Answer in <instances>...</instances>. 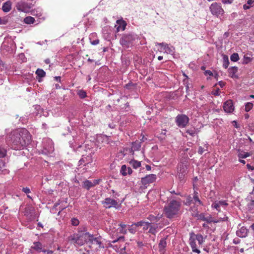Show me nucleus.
I'll use <instances>...</instances> for the list:
<instances>
[{
  "label": "nucleus",
  "instance_id": "nucleus-48",
  "mask_svg": "<svg viewBox=\"0 0 254 254\" xmlns=\"http://www.w3.org/2000/svg\"><path fill=\"white\" fill-rule=\"evenodd\" d=\"M128 231L130 233L134 234L136 232V227H134L131 225L130 227L128 228Z\"/></svg>",
  "mask_w": 254,
  "mask_h": 254
},
{
  "label": "nucleus",
  "instance_id": "nucleus-27",
  "mask_svg": "<svg viewBox=\"0 0 254 254\" xmlns=\"http://www.w3.org/2000/svg\"><path fill=\"white\" fill-rule=\"evenodd\" d=\"M35 21L34 18L32 16H27L24 19V22L27 24H33Z\"/></svg>",
  "mask_w": 254,
  "mask_h": 254
},
{
  "label": "nucleus",
  "instance_id": "nucleus-58",
  "mask_svg": "<svg viewBox=\"0 0 254 254\" xmlns=\"http://www.w3.org/2000/svg\"><path fill=\"white\" fill-rule=\"evenodd\" d=\"M218 84L219 85V86L221 87H223L225 85L226 83H225V82H223V81H220L218 82Z\"/></svg>",
  "mask_w": 254,
  "mask_h": 254
},
{
  "label": "nucleus",
  "instance_id": "nucleus-61",
  "mask_svg": "<svg viewBox=\"0 0 254 254\" xmlns=\"http://www.w3.org/2000/svg\"><path fill=\"white\" fill-rule=\"evenodd\" d=\"M162 215L158 214L157 216H155V222H157L160 218H162Z\"/></svg>",
  "mask_w": 254,
  "mask_h": 254
},
{
  "label": "nucleus",
  "instance_id": "nucleus-59",
  "mask_svg": "<svg viewBox=\"0 0 254 254\" xmlns=\"http://www.w3.org/2000/svg\"><path fill=\"white\" fill-rule=\"evenodd\" d=\"M247 167L249 170H254V166H251L250 164H248L247 165Z\"/></svg>",
  "mask_w": 254,
  "mask_h": 254
},
{
  "label": "nucleus",
  "instance_id": "nucleus-28",
  "mask_svg": "<svg viewBox=\"0 0 254 254\" xmlns=\"http://www.w3.org/2000/svg\"><path fill=\"white\" fill-rule=\"evenodd\" d=\"M228 203L227 202V201L225 200H221L218 201L217 203L215 202L214 204H212L211 206H225L228 205Z\"/></svg>",
  "mask_w": 254,
  "mask_h": 254
},
{
  "label": "nucleus",
  "instance_id": "nucleus-33",
  "mask_svg": "<svg viewBox=\"0 0 254 254\" xmlns=\"http://www.w3.org/2000/svg\"><path fill=\"white\" fill-rule=\"evenodd\" d=\"M238 71V67L236 66L231 67L229 68L228 71L231 76L233 77Z\"/></svg>",
  "mask_w": 254,
  "mask_h": 254
},
{
  "label": "nucleus",
  "instance_id": "nucleus-23",
  "mask_svg": "<svg viewBox=\"0 0 254 254\" xmlns=\"http://www.w3.org/2000/svg\"><path fill=\"white\" fill-rule=\"evenodd\" d=\"M129 164L134 169H137L141 166L140 162L135 160H131L130 161Z\"/></svg>",
  "mask_w": 254,
  "mask_h": 254
},
{
  "label": "nucleus",
  "instance_id": "nucleus-38",
  "mask_svg": "<svg viewBox=\"0 0 254 254\" xmlns=\"http://www.w3.org/2000/svg\"><path fill=\"white\" fill-rule=\"evenodd\" d=\"M186 133L190 134L191 136H194L197 133L195 128L188 129L186 130Z\"/></svg>",
  "mask_w": 254,
  "mask_h": 254
},
{
  "label": "nucleus",
  "instance_id": "nucleus-20",
  "mask_svg": "<svg viewBox=\"0 0 254 254\" xmlns=\"http://www.w3.org/2000/svg\"><path fill=\"white\" fill-rule=\"evenodd\" d=\"M11 9V2L8 0L4 2L2 6V9L4 12H9Z\"/></svg>",
  "mask_w": 254,
  "mask_h": 254
},
{
  "label": "nucleus",
  "instance_id": "nucleus-9",
  "mask_svg": "<svg viewBox=\"0 0 254 254\" xmlns=\"http://www.w3.org/2000/svg\"><path fill=\"white\" fill-rule=\"evenodd\" d=\"M178 207H164V213L165 216L168 218H172L176 217L178 214Z\"/></svg>",
  "mask_w": 254,
  "mask_h": 254
},
{
  "label": "nucleus",
  "instance_id": "nucleus-40",
  "mask_svg": "<svg viewBox=\"0 0 254 254\" xmlns=\"http://www.w3.org/2000/svg\"><path fill=\"white\" fill-rule=\"evenodd\" d=\"M230 59L233 62H237L239 59L238 54H233L230 57Z\"/></svg>",
  "mask_w": 254,
  "mask_h": 254
},
{
  "label": "nucleus",
  "instance_id": "nucleus-47",
  "mask_svg": "<svg viewBox=\"0 0 254 254\" xmlns=\"http://www.w3.org/2000/svg\"><path fill=\"white\" fill-rule=\"evenodd\" d=\"M252 59L250 57H248L246 56H245L244 57V64H247L249 63L250 62H251L252 61Z\"/></svg>",
  "mask_w": 254,
  "mask_h": 254
},
{
  "label": "nucleus",
  "instance_id": "nucleus-16",
  "mask_svg": "<svg viewBox=\"0 0 254 254\" xmlns=\"http://www.w3.org/2000/svg\"><path fill=\"white\" fill-rule=\"evenodd\" d=\"M248 230L246 227H242L236 232L237 235L240 238H244L247 236Z\"/></svg>",
  "mask_w": 254,
  "mask_h": 254
},
{
  "label": "nucleus",
  "instance_id": "nucleus-11",
  "mask_svg": "<svg viewBox=\"0 0 254 254\" xmlns=\"http://www.w3.org/2000/svg\"><path fill=\"white\" fill-rule=\"evenodd\" d=\"M87 242H90L93 244H96L99 246V248H103L102 246V243L101 241V237L94 238L93 235H91L88 233V235L87 238Z\"/></svg>",
  "mask_w": 254,
  "mask_h": 254
},
{
  "label": "nucleus",
  "instance_id": "nucleus-63",
  "mask_svg": "<svg viewBox=\"0 0 254 254\" xmlns=\"http://www.w3.org/2000/svg\"><path fill=\"white\" fill-rule=\"evenodd\" d=\"M240 240L239 239H235L233 240V243L238 244L240 243Z\"/></svg>",
  "mask_w": 254,
  "mask_h": 254
},
{
  "label": "nucleus",
  "instance_id": "nucleus-22",
  "mask_svg": "<svg viewBox=\"0 0 254 254\" xmlns=\"http://www.w3.org/2000/svg\"><path fill=\"white\" fill-rule=\"evenodd\" d=\"M5 163L2 160H0V171L3 174H7L8 173L9 171L5 168Z\"/></svg>",
  "mask_w": 254,
  "mask_h": 254
},
{
  "label": "nucleus",
  "instance_id": "nucleus-44",
  "mask_svg": "<svg viewBox=\"0 0 254 254\" xmlns=\"http://www.w3.org/2000/svg\"><path fill=\"white\" fill-rule=\"evenodd\" d=\"M180 204L178 201L175 200H172L170 201L169 206H180Z\"/></svg>",
  "mask_w": 254,
  "mask_h": 254
},
{
  "label": "nucleus",
  "instance_id": "nucleus-50",
  "mask_svg": "<svg viewBox=\"0 0 254 254\" xmlns=\"http://www.w3.org/2000/svg\"><path fill=\"white\" fill-rule=\"evenodd\" d=\"M38 11L36 9H33L31 11V13L33 15H36V16H41V13L40 12L39 13H38Z\"/></svg>",
  "mask_w": 254,
  "mask_h": 254
},
{
  "label": "nucleus",
  "instance_id": "nucleus-24",
  "mask_svg": "<svg viewBox=\"0 0 254 254\" xmlns=\"http://www.w3.org/2000/svg\"><path fill=\"white\" fill-rule=\"evenodd\" d=\"M186 174V171L184 168V167H183L182 168H181L180 171L178 172V177L180 181H182L184 179V176L185 174Z\"/></svg>",
  "mask_w": 254,
  "mask_h": 254
},
{
  "label": "nucleus",
  "instance_id": "nucleus-52",
  "mask_svg": "<svg viewBox=\"0 0 254 254\" xmlns=\"http://www.w3.org/2000/svg\"><path fill=\"white\" fill-rule=\"evenodd\" d=\"M119 233L123 234H126L127 233V230L126 228H121L119 229Z\"/></svg>",
  "mask_w": 254,
  "mask_h": 254
},
{
  "label": "nucleus",
  "instance_id": "nucleus-45",
  "mask_svg": "<svg viewBox=\"0 0 254 254\" xmlns=\"http://www.w3.org/2000/svg\"><path fill=\"white\" fill-rule=\"evenodd\" d=\"M151 223L148 222H144V224L142 225L143 229L144 230H147L150 226Z\"/></svg>",
  "mask_w": 254,
  "mask_h": 254
},
{
  "label": "nucleus",
  "instance_id": "nucleus-51",
  "mask_svg": "<svg viewBox=\"0 0 254 254\" xmlns=\"http://www.w3.org/2000/svg\"><path fill=\"white\" fill-rule=\"evenodd\" d=\"M22 191H23L24 193H25L26 194H28V193L31 192L30 189L27 187L23 188L22 189Z\"/></svg>",
  "mask_w": 254,
  "mask_h": 254
},
{
  "label": "nucleus",
  "instance_id": "nucleus-4",
  "mask_svg": "<svg viewBox=\"0 0 254 254\" xmlns=\"http://www.w3.org/2000/svg\"><path fill=\"white\" fill-rule=\"evenodd\" d=\"M192 195V196L190 195L187 196L186 201L185 203V205H190L191 204H194L197 206L203 205L201 201L198 197V193L197 191H194Z\"/></svg>",
  "mask_w": 254,
  "mask_h": 254
},
{
  "label": "nucleus",
  "instance_id": "nucleus-54",
  "mask_svg": "<svg viewBox=\"0 0 254 254\" xmlns=\"http://www.w3.org/2000/svg\"><path fill=\"white\" fill-rule=\"evenodd\" d=\"M85 158H83V156L82 158L79 161V165H85Z\"/></svg>",
  "mask_w": 254,
  "mask_h": 254
},
{
  "label": "nucleus",
  "instance_id": "nucleus-62",
  "mask_svg": "<svg viewBox=\"0 0 254 254\" xmlns=\"http://www.w3.org/2000/svg\"><path fill=\"white\" fill-rule=\"evenodd\" d=\"M137 246L139 248H141L144 246L143 243L142 242H137Z\"/></svg>",
  "mask_w": 254,
  "mask_h": 254
},
{
  "label": "nucleus",
  "instance_id": "nucleus-32",
  "mask_svg": "<svg viewBox=\"0 0 254 254\" xmlns=\"http://www.w3.org/2000/svg\"><path fill=\"white\" fill-rule=\"evenodd\" d=\"M229 64V61L228 57L227 56L224 55L223 57V66L225 68H227Z\"/></svg>",
  "mask_w": 254,
  "mask_h": 254
},
{
  "label": "nucleus",
  "instance_id": "nucleus-31",
  "mask_svg": "<svg viewBox=\"0 0 254 254\" xmlns=\"http://www.w3.org/2000/svg\"><path fill=\"white\" fill-rule=\"evenodd\" d=\"M96 36V33H92V34H91L90 35L89 39L90 40V43H91V44L92 45H98L99 43V39H96V40H93V41H91L92 38V37H94Z\"/></svg>",
  "mask_w": 254,
  "mask_h": 254
},
{
  "label": "nucleus",
  "instance_id": "nucleus-36",
  "mask_svg": "<svg viewBox=\"0 0 254 254\" xmlns=\"http://www.w3.org/2000/svg\"><path fill=\"white\" fill-rule=\"evenodd\" d=\"M77 94L81 99H84L87 96L86 92L83 90H79L77 92Z\"/></svg>",
  "mask_w": 254,
  "mask_h": 254
},
{
  "label": "nucleus",
  "instance_id": "nucleus-26",
  "mask_svg": "<svg viewBox=\"0 0 254 254\" xmlns=\"http://www.w3.org/2000/svg\"><path fill=\"white\" fill-rule=\"evenodd\" d=\"M104 203L106 204H111L113 206H116L117 204V201L112 198H106L105 199Z\"/></svg>",
  "mask_w": 254,
  "mask_h": 254
},
{
  "label": "nucleus",
  "instance_id": "nucleus-1",
  "mask_svg": "<svg viewBox=\"0 0 254 254\" xmlns=\"http://www.w3.org/2000/svg\"><path fill=\"white\" fill-rule=\"evenodd\" d=\"M31 140L29 132L26 128H21L9 134L7 137L6 141L13 149L20 150L29 144Z\"/></svg>",
  "mask_w": 254,
  "mask_h": 254
},
{
  "label": "nucleus",
  "instance_id": "nucleus-29",
  "mask_svg": "<svg viewBox=\"0 0 254 254\" xmlns=\"http://www.w3.org/2000/svg\"><path fill=\"white\" fill-rule=\"evenodd\" d=\"M159 45L163 47L164 50L165 51V52L167 53H170L172 52V50L171 48L169 47L168 45L164 43H161L159 44Z\"/></svg>",
  "mask_w": 254,
  "mask_h": 254
},
{
  "label": "nucleus",
  "instance_id": "nucleus-35",
  "mask_svg": "<svg viewBox=\"0 0 254 254\" xmlns=\"http://www.w3.org/2000/svg\"><path fill=\"white\" fill-rule=\"evenodd\" d=\"M83 158H85V165L90 163L93 161L92 155L90 154H89L88 155H87L86 156H83Z\"/></svg>",
  "mask_w": 254,
  "mask_h": 254
},
{
  "label": "nucleus",
  "instance_id": "nucleus-41",
  "mask_svg": "<svg viewBox=\"0 0 254 254\" xmlns=\"http://www.w3.org/2000/svg\"><path fill=\"white\" fill-rule=\"evenodd\" d=\"M253 107V104L251 102H248L245 105V111L249 112Z\"/></svg>",
  "mask_w": 254,
  "mask_h": 254
},
{
  "label": "nucleus",
  "instance_id": "nucleus-15",
  "mask_svg": "<svg viewBox=\"0 0 254 254\" xmlns=\"http://www.w3.org/2000/svg\"><path fill=\"white\" fill-rule=\"evenodd\" d=\"M24 213V215L30 219L33 218L35 214L34 207H25Z\"/></svg>",
  "mask_w": 254,
  "mask_h": 254
},
{
  "label": "nucleus",
  "instance_id": "nucleus-6",
  "mask_svg": "<svg viewBox=\"0 0 254 254\" xmlns=\"http://www.w3.org/2000/svg\"><path fill=\"white\" fill-rule=\"evenodd\" d=\"M156 179V176L154 174H150L146 175L145 177L141 178V184L142 186L141 187L144 189L147 188V186L151 183H153Z\"/></svg>",
  "mask_w": 254,
  "mask_h": 254
},
{
  "label": "nucleus",
  "instance_id": "nucleus-8",
  "mask_svg": "<svg viewBox=\"0 0 254 254\" xmlns=\"http://www.w3.org/2000/svg\"><path fill=\"white\" fill-rule=\"evenodd\" d=\"M209 8L211 13L217 16H218L220 14H222L224 12V10L220 4L217 2H214L211 4Z\"/></svg>",
  "mask_w": 254,
  "mask_h": 254
},
{
  "label": "nucleus",
  "instance_id": "nucleus-18",
  "mask_svg": "<svg viewBox=\"0 0 254 254\" xmlns=\"http://www.w3.org/2000/svg\"><path fill=\"white\" fill-rule=\"evenodd\" d=\"M166 238H163L162 239L159 243L158 245V248H159V251L161 253H163L165 251V249L167 245L166 243Z\"/></svg>",
  "mask_w": 254,
  "mask_h": 254
},
{
  "label": "nucleus",
  "instance_id": "nucleus-10",
  "mask_svg": "<svg viewBox=\"0 0 254 254\" xmlns=\"http://www.w3.org/2000/svg\"><path fill=\"white\" fill-rule=\"evenodd\" d=\"M101 181V180L100 179L94 180L92 181L85 180L82 182V187L87 190H89L90 188H93L99 184Z\"/></svg>",
  "mask_w": 254,
  "mask_h": 254
},
{
  "label": "nucleus",
  "instance_id": "nucleus-2",
  "mask_svg": "<svg viewBox=\"0 0 254 254\" xmlns=\"http://www.w3.org/2000/svg\"><path fill=\"white\" fill-rule=\"evenodd\" d=\"M190 235L189 244L192 252L199 254L200 253L199 249L202 247L205 238L201 234H195L193 232H191Z\"/></svg>",
  "mask_w": 254,
  "mask_h": 254
},
{
  "label": "nucleus",
  "instance_id": "nucleus-64",
  "mask_svg": "<svg viewBox=\"0 0 254 254\" xmlns=\"http://www.w3.org/2000/svg\"><path fill=\"white\" fill-rule=\"evenodd\" d=\"M6 21L0 17V24H5Z\"/></svg>",
  "mask_w": 254,
  "mask_h": 254
},
{
  "label": "nucleus",
  "instance_id": "nucleus-46",
  "mask_svg": "<svg viewBox=\"0 0 254 254\" xmlns=\"http://www.w3.org/2000/svg\"><path fill=\"white\" fill-rule=\"evenodd\" d=\"M71 221L72 225L75 226H77L79 223L78 220L74 218H72Z\"/></svg>",
  "mask_w": 254,
  "mask_h": 254
},
{
  "label": "nucleus",
  "instance_id": "nucleus-30",
  "mask_svg": "<svg viewBox=\"0 0 254 254\" xmlns=\"http://www.w3.org/2000/svg\"><path fill=\"white\" fill-rule=\"evenodd\" d=\"M254 1L253 0H248L247 3L243 5V8L245 10L250 9L251 7L253 6Z\"/></svg>",
  "mask_w": 254,
  "mask_h": 254
},
{
  "label": "nucleus",
  "instance_id": "nucleus-53",
  "mask_svg": "<svg viewBox=\"0 0 254 254\" xmlns=\"http://www.w3.org/2000/svg\"><path fill=\"white\" fill-rule=\"evenodd\" d=\"M147 219L151 221H155V216L153 215H149Z\"/></svg>",
  "mask_w": 254,
  "mask_h": 254
},
{
  "label": "nucleus",
  "instance_id": "nucleus-7",
  "mask_svg": "<svg viewBox=\"0 0 254 254\" xmlns=\"http://www.w3.org/2000/svg\"><path fill=\"white\" fill-rule=\"evenodd\" d=\"M32 4L23 1H20L16 3V7L19 11L28 12L32 7Z\"/></svg>",
  "mask_w": 254,
  "mask_h": 254
},
{
  "label": "nucleus",
  "instance_id": "nucleus-37",
  "mask_svg": "<svg viewBox=\"0 0 254 254\" xmlns=\"http://www.w3.org/2000/svg\"><path fill=\"white\" fill-rule=\"evenodd\" d=\"M6 150L0 146V158L4 157L6 155Z\"/></svg>",
  "mask_w": 254,
  "mask_h": 254
},
{
  "label": "nucleus",
  "instance_id": "nucleus-39",
  "mask_svg": "<svg viewBox=\"0 0 254 254\" xmlns=\"http://www.w3.org/2000/svg\"><path fill=\"white\" fill-rule=\"evenodd\" d=\"M127 167L126 165H122V167H121V170H120V172L124 176L127 175Z\"/></svg>",
  "mask_w": 254,
  "mask_h": 254
},
{
  "label": "nucleus",
  "instance_id": "nucleus-3",
  "mask_svg": "<svg viewBox=\"0 0 254 254\" xmlns=\"http://www.w3.org/2000/svg\"><path fill=\"white\" fill-rule=\"evenodd\" d=\"M88 235V232L80 234L78 233H75L73 235L69 236L67 239L68 242L71 244H73L75 246H82L85 242H87V238Z\"/></svg>",
  "mask_w": 254,
  "mask_h": 254
},
{
  "label": "nucleus",
  "instance_id": "nucleus-34",
  "mask_svg": "<svg viewBox=\"0 0 254 254\" xmlns=\"http://www.w3.org/2000/svg\"><path fill=\"white\" fill-rule=\"evenodd\" d=\"M36 74L40 77H44L46 75V72L42 69L40 68L37 69Z\"/></svg>",
  "mask_w": 254,
  "mask_h": 254
},
{
  "label": "nucleus",
  "instance_id": "nucleus-25",
  "mask_svg": "<svg viewBox=\"0 0 254 254\" xmlns=\"http://www.w3.org/2000/svg\"><path fill=\"white\" fill-rule=\"evenodd\" d=\"M157 228H158V224H154L153 225H151L150 227H149V230L148 232L149 233H151V234H153V235H155V234L157 232Z\"/></svg>",
  "mask_w": 254,
  "mask_h": 254
},
{
  "label": "nucleus",
  "instance_id": "nucleus-13",
  "mask_svg": "<svg viewBox=\"0 0 254 254\" xmlns=\"http://www.w3.org/2000/svg\"><path fill=\"white\" fill-rule=\"evenodd\" d=\"M131 41V36L125 35L120 40L121 44L125 47H128Z\"/></svg>",
  "mask_w": 254,
  "mask_h": 254
},
{
  "label": "nucleus",
  "instance_id": "nucleus-42",
  "mask_svg": "<svg viewBox=\"0 0 254 254\" xmlns=\"http://www.w3.org/2000/svg\"><path fill=\"white\" fill-rule=\"evenodd\" d=\"M141 147L140 143L134 142L132 143V148L134 150H137Z\"/></svg>",
  "mask_w": 254,
  "mask_h": 254
},
{
  "label": "nucleus",
  "instance_id": "nucleus-5",
  "mask_svg": "<svg viewBox=\"0 0 254 254\" xmlns=\"http://www.w3.org/2000/svg\"><path fill=\"white\" fill-rule=\"evenodd\" d=\"M189 118L185 114H179L175 119L177 125L181 128L185 127L189 124Z\"/></svg>",
  "mask_w": 254,
  "mask_h": 254
},
{
  "label": "nucleus",
  "instance_id": "nucleus-56",
  "mask_svg": "<svg viewBox=\"0 0 254 254\" xmlns=\"http://www.w3.org/2000/svg\"><path fill=\"white\" fill-rule=\"evenodd\" d=\"M220 90L219 88H218L215 91L213 92V94L215 96H218L220 95Z\"/></svg>",
  "mask_w": 254,
  "mask_h": 254
},
{
  "label": "nucleus",
  "instance_id": "nucleus-19",
  "mask_svg": "<svg viewBox=\"0 0 254 254\" xmlns=\"http://www.w3.org/2000/svg\"><path fill=\"white\" fill-rule=\"evenodd\" d=\"M196 207H192L191 210L193 211V209H194V212L192 214V216L197 217V219H200L203 221H204L205 219V216L204 213H198V212L196 209Z\"/></svg>",
  "mask_w": 254,
  "mask_h": 254
},
{
  "label": "nucleus",
  "instance_id": "nucleus-14",
  "mask_svg": "<svg viewBox=\"0 0 254 254\" xmlns=\"http://www.w3.org/2000/svg\"><path fill=\"white\" fill-rule=\"evenodd\" d=\"M118 26L115 25V27H117V32H118L120 31H124L125 30L127 26L126 22L123 19H119L116 21Z\"/></svg>",
  "mask_w": 254,
  "mask_h": 254
},
{
  "label": "nucleus",
  "instance_id": "nucleus-60",
  "mask_svg": "<svg viewBox=\"0 0 254 254\" xmlns=\"http://www.w3.org/2000/svg\"><path fill=\"white\" fill-rule=\"evenodd\" d=\"M127 174L130 175L132 173V171L130 167H127Z\"/></svg>",
  "mask_w": 254,
  "mask_h": 254
},
{
  "label": "nucleus",
  "instance_id": "nucleus-21",
  "mask_svg": "<svg viewBox=\"0 0 254 254\" xmlns=\"http://www.w3.org/2000/svg\"><path fill=\"white\" fill-rule=\"evenodd\" d=\"M238 157H239V159L246 158L251 155V154L249 152H244L240 149L238 150Z\"/></svg>",
  "mask_w": 254,
  "mask_h": 254
},
{
  "label": "nucleus",
  "instance_id": "nucleus-12",
  "mask_svg": "<svg viewBox=\"0 0 254 254\" xmlns=\"http://www.w3.org/2000/svg\"><path fill=\"white\" fill-rule=\"evenodd\" d=\"M223 109L225 112L231 113L234 110V107L232 100H228L226 101L223 105Z\"/></svg>",
  "mask_w": 254,
  "mask_h": 254
},
{
  "label": "nucleus",
  "instance_id": "nucleus-57",
  "mask_svg": "<svg viewBox=\"0 0 254 254\" xmlns=\"http://www.w3.org/2000/svg\"><path fill=\"white\" fill-rule=\"evenodd\" d=\"M204 74L205 75H209L210 76H212V75H213V73L211 71L207 70L205 71Z\"/></svg>",
  "mask_w": 254,
  "mask_h": 254
},
{
  "label": "nucleus",
  "instance_id": "nucleus-49",
  "mask_svg": "<svg viewBox=\"0 0 254 254\" xmlns=\"http://www.w3.org/2000/svg\"><path fill=\"white\" fill-rule=\"evenodd\" d=\"M144 221H139L137 222L136 223H134L131 225V226H135V227H138V226H142L143 224H144Z\"/></svg>",
  "mask_w": 254,
  "mask_h": 254
},
{
  "label": "nucleus",
  "instance_id": "nucleus-43",
  "mask_svg": "<svg viewBox=\"0 0 254 254\" xmlns=\"http://www.w3.org/2000/svg\"><path fill=\"white\" fill-rule=\"evenodd\" d=\"M204 221L208 223H210L212 222H213V223L216 222V221H214L210 215L205 217V219Z\"/></svg>",
  "mask_w": 254,
  "mask_h": 254
},
{
  "label": "nucleus",
  "instance_id": "nucleus-55",
  "mask_svg": "<svg viewBox=\"0 0 254 254\" xmlns=\"http://www.w3.org/2000/svg\"><path fill=\"white\" fill-rule=\"evenodd\" d=\"M205 151V149L202 147L201 146H200L198 150V153L201 155Z\"/></svg>",
  "mask_w": 254,
  "mask_h": 254
},
{
  "label": "nucleus",
  "instance_id": "nucleus-17",
  "mask_svg": "<svg viewBox=\"0 0 254 254\" xmlns=\"http://www.w3.org/2000/svg\"><path fill=\"white\" fill-rule=\"evenodd\" d=\"M31 248L36 250L38 252H46V250L43 249L42 244L39 242H34L33 246L31 247Z\"/></svg>",
  "mask_w": 254,
  "mask_h": 254
}]
</instances>
